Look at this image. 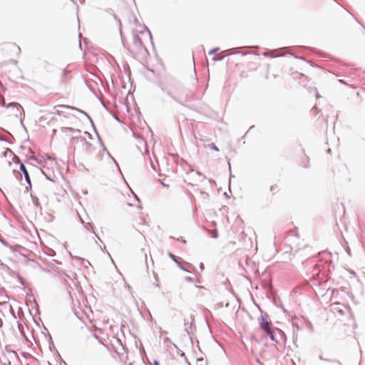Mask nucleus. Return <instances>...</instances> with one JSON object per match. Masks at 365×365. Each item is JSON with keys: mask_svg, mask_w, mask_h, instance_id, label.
<instances>
[{"mask_svg": "<svg viewBox=\"0 0 365 365\" xmlns=\"http://www.w3.org/2000/svg\"><path fill=\"white\" fill-rule=\"evenodd\" d=\"M161 90L175 102L185 106L184 102L192 99V93L174 77L166 76L160 83Z\"/></svg>", "mask_w": 365, "mask_h": 365, "instance_id": "nucleus-1", "label": "nucleus"}, {"mask_svg": "<svg viewBox=\"0 0 365 365\" xmlns=\"http://www.w3.org/2000/svg\"><path fill=\"white\" fill-rule=\"evenodd\" d=\"M330 310L335 314L339 316H344L348 312L346 307L339 302H335L330 305Z\"/></svg>", "mask_w": 365, "mask_h": 365, "instance_id": "nucleus-2", "label": "nucleus"}, {"mask_svg": "<svg viewBox=\"0 0 365 365\" xmlns=\"http://www.w3.org/2000/svg\"><path fill=\"white\" fill-rule=\"evenodd\" d=\"M133 46L134 49L140 53H143V51H147V49L143 45L141 38L136 34L133 35Z\"/></svg>", "mask_w": 365, "mask_h": 365, "instance_id": "nucleus-3", "label": "nucleus"}, {"mask_svg": "<svg viewBox=\"0 0 365 365\" xmlns=\"http://www.w3.org/2000/svg\"><path fill=\"white\" fill-rule=\"evenodd\" d=\"M0 106L6 107V108H12L14 110V112L13 114L14 115H16V117H18L19 115L21 114V113L19 111L20 105L19 103H14V102L9 103V104L6 105V102H5V99L2 96L0 97Z\"/></svg>", "mask_w": 365, "mask_h": 365, "instance_id": "nucleus-4", "label": "nucleus"}, {"mask_svg": "<svg viewBox=\"0 0 365 365\" xmlns=\"http://www.w3.org/2000/svg\"><path fill=\"white\" fill-rule=\"evenodd\" d=\"M259 328L264 332H265L267 330H269V329H271V324H270V322L267 319V314H261L260 317L259 318Z\"/></svg>", "mask_w": 365, "mask_h": 365, "instance_id": "nucleus-5", "label": "nucleus"}, {"mask_svg": "<svg viewBox=\"0 0 365 365\" xmlns=\"http://www.w3.org/2000/svg\"><path fill=\"white\" fill-rule=\"evenodd\" d=\"M19 169L24 174L25 180H26V183L28 184V185L29 186V188H31V179L29 177V172L24 163H20Z\"/></svg>", "mask_w": 365, "mask_h": 365, "instance_id": "nucleus-6", "label": "nucleus"}, {"mask_svg": "<svg viewBox=\"0 0 365 365\" xmlns=\"http://www.w3.org/2000/svg\"><path fill=\"white\" fill-rule=\"evenodd\" d=\"M264 333L267 334V335L269 336V338L272 341H275L277 342V340L275 339V336H274V331L273 330L271 329H269V330H267V331H265Z\"/></svg>", "mask_w": 365, "mask_h": 365, "instance_id": "nucleus-7", "label": "nucleus"}, {"mask_svg": "<svg viewBox=\"0 0 365 365\" xmlns=\"http://www.w3.org/2000/svg\"><path fill=\"white\" fill-rule=\"evenodd\" d=\"M209 232L211 234V237L214 239L218 237V232L217 230H210Z\"/></svg>", "mask_w": 365, "mask_h": 365, "instance_id": "nucleus-8", "label": "nucleus"}, {"mask_svg": "<svg viewBox=\"0 0 365 365\" xmlns=\"http://www.w3.org/2000/svg\"><path fill=\"white\" fill-rule=\"evenodd\" d=\"M224 58H225V56H216L212 57V60L213 61H222Z\"/></svg>", "mask_w": 365, "mask_h": 365, "instance_id": "nucleus-9", "label": "nucleus"}, {"mask_svg": "<svg viewBox=\"0 0 365 365\" xmlns=\"http://www.w3.org/2000/svg\"><path fill=\"white\" fill-rule=\"evenodd\" d=\"M71 108H72V107H71ZM73 109H75V110H76L83 113L91 121H92L91 118H90V116L86 112H84V111H83V110H81L80 109L76 108H73Z\"/></svg>", "mask_w": 365, "mask_h": 365, "instance_id": "nucleus-10", "label": "nucleus"}, {"mask_svg": "<svg viewBox=\"0 0 365 365\" xmlns=\"http://www.w3.org/2000/svg\"><path fill=\"white\" fill-rule=\"evenodd\" d=\"M210 148H211L212 150H215V151H218V150H219L218 148H217V147L216 146V145H215V144H214V143H211V144L210 145Z\"/></svg>", "mask_w": 365, "mask_h": 365, "instance_id": "nucleus-11", "label": "nucleus"}, {"mask_svg": "<svg viewBox=\"0 0 365 365\" xmlns=\"http://www.w3.org/2000/svg\"><path fill=\"white\" fill-rule=\"evenodd\" d=\"M219 49H220L219 48H213V49L210 50V51L208 52V54H209V55H211V54H212V53H214L217 52V51H219Z\"/></svg>", "mask_w": 365, "mask_h": 365, "instance_id": "nucleus-12", "label": "nucleus"}, {"mask_svg": "<svg viewBox=\"0 0 365 365\" xmlns=\"http://www.w3.org/2000/svg\"><path fill=\"white\" fill-rule=\"evenodd\" d=\"M273 51H267L263 53V55L264 56H271V53H272Z\"/></svg>", "mask_w": 365, "mask_h": 365, "instance_id": "nucleus-13", "label": "nucleus"}, {"mask_svg": "<svg viewBox=\"0 0 365 365\" xmlns=\"http://www.w3.org/2000/svg\"><path fill=\"white\" fill-rule=\"evenodd\" d=\"M108 155H109V156H110V158L112 159V160L114 162V163H115V165L117 166L118 169L120 170L119 166H118V165L117 162L115 161V160L113 157H111V155H110L109 153H108Z\"/></svg>", "mask_w": 365, "mask_h": 365, "instance_id": "nucleus-14", "label": "nucleus"}, {"mask_svg": "<svg viewBox=\"0 0 365 365\" xmlns=\"http://www.w3.org/2000/svg\"><path fill=\"white\" fill-rule=\"evenodd\" d=\"M8 152H9V153H11V154H14V153H13V152H12L9 148H7V149H6V151L4 152V157H6V153H7Z\"/></svg>", "mask_w": 365, "mask_h": 365, "instance_id": "nucleus-15", "label": "nucleus"}, {"mask_svg": "<svg viewBox=\"0 0 365 365\" xmlns=\"http://www.w3.org/2000/svg\"><path fill=\"white\" fill-rule=\"evenodd\" d=\"M168 255H169V257H170L173 261H174V259H175V256L173 253L169 252V253H168Z\"/></svg>", "mask_w": 365, "mask_h": 365, "instance_id": "nucleus-16", "label": "nucleus"}, {"mask_svg": "<svg viewBox=\"0 0 365 365\" xmlns=\"http://www.w3.org/2000/svg\"><path fill=\"white\" fill-rule=\"evenodd\" d=\"M0 242H1V244H3L5 246L8 245L7 243L6 242V241L4 239L1 238V237H0Z\"/></svg>", "mask_w": 365, "mask_h": 365, "instance_id": "nucleus-17", "label": "nucleus"}, {"mask_svg": "<svg viewBox=\"0 0 365 365\" xmlns=\"http://www.w3.org/2000/svg\"><path fill=\"white\" fill-rule=\"evenodd\" d=\"M176 240L182 242L183 243H186V240L183 239L182 237L180 238H176Z\"/></svg>", "mask_w": 365, "mask_h": 365, "instance_id": "nucleus-18", "label": "nucleus"}, {"mask_svg": "<svg viewBox=\"0 0 365 365\" xmlns=\"http://www.w3.org/2000/svg\"><path fill=\"white\" fill-rule=\"evenodd\" d=\"M185 280L187 281V282H192V278L191 277H185Z\"/></svg>", "mask_w": 365, "mask_h": 365, "instance_id": "nucleus-19", "label": "nucleus"}, {"mask_svg": "<svg viewBox=\"0 0 365 365\" xmlns=\"http://www.w3.org/2000/svg\"><path fill=\"white\" fill-rule=\"evenodd\" d=\"M150 166H151V168H152L154 171H156L155 166L153 165V163L152 162L150 163Z\"/></svg>", "mask_w": 365, "mask_h": 365, "instance_id": "nucleus-20", "label": "nucleus"}, {"mask_svg": "<svg viewBox=\"0 0 365 365\" xmlns=\"http://www.w3.org/2000/svg\"><path fill=\"white\" fill-rule=\"evenodd\" d=\"M174 262L176 263V264H177L178 267H180V266L181 265V263H180L179 261H178L177 259H174Z\"/></svg>", "mask_w": 365, "mask_h": 365, "instance_id": "nucleus-21", "label": "nucleus"}, {"mask_svg": "<svg viewBox=\"0 0 365 365\" xmlns=\"http://www.w3.org/2000/svg\"><path fill=\"white\" fill-rule=\"evenodd\" d=\"M145 29L148 31L150 38H152V36H151L150 31L148 29L147 27H145Z\"/></svg>", "mask_w": 365, "mask_h": 365, "instance_id": "nucleus-22", "label": "nucleus"}, {"mask_svg": "<svg viewBox=\"0 0 365 365\" xmlns=\"http://www.w3.org/2000/svg\"><path fill=\"white\" fill-rule=\"evenodd\" d=\"M194 325H193V322L192 321L191 323H190V328L191 329V331H192V328H193Z\"/></svg>", "mask_w": 365, "mask_h": 365, "instance_id": "nucleus-23", "label": "nucleus"}, {"mask_svg": "<svg viewBox=\"0 0 365 365\" xmlns=\"http://www.w3.org/2000/svg\"><path fill=\"white\" fill-rule=\"evenodd\" d=\"M257 363L259 365H264V364L263 363H262V362L260 361V360H259V359H257Z\"/></svg>", "mask_w": 365, "mask_h": 365, "instance_id": "nucleus-24", "label": "nucleus"}, {"mask_svg": "<svg viewBox=\"0 0 365 365\" xmlns=\"http://www.w3.org/2000/svg\"><path fill=\"white\" fill-rule=\"evenodd\" d=\"M153 365H160V364H159L158 361L155 360V361H153Z\"/></svg>", "mask_w": 365, "mask_h": 365, "instance_id": "nucleus-25", "label": "nucleus"}, {"mask_svg": "<svg viewBox=\"0 0 365 365\" xmlns=\"http://www.w3.org/2000/svg\"><path fill=\"white\" fill-rule=\"evenodd\" d=\"M83 262H85V264H84V265H85L86 267V264H90V262H89L88 260H85V259H83Z\"/></svg>", "mask_w": 365, "mask_h": 365, "instance_id": "nucleus-26", "label": "nucleus"}, {"mask_svg": "<svg viewBox=\"0 0 365 365\" xmlns=\"http://www.w3.org/2000/svg\"><path fill=\"white\" fill-rule=\"evenodd\" d=\"M236 49H237V48H234V49H232V50H233V51H232L231 53H232V54L237 53V52L236 51Z\"/></svg>", "mask_w": 365, "mask_h": 365, "instance_id": "nucleus-27", "label": "nucleus"}, {"mask_svg": "<svg viewBox=\"0 0 365 365\" xmlns=\"http://www.w3.org/2000/svg\"><path fill=\"white\" fill-rule=\"evenodd\" d=\"M284 53H282V54H279L277 56H275L274 57H280V56H284Z\"/></svg>", "mask_w": 365, "mask_h": 365, "instance_id": "nucleus-28", "label": "nucleus"}, {"mask_svg": "<svg viewBox=\"0 0 365 365\" xmlns=\"http://www.w3.org/2000/svg\"><path fill=\"white\" fill-rule=\"evenodd\" d=\"M196 83H197V78H194L193 85L195 86V85H196Z\"/></svg>", "mask_w": 365, "mask_h": 365, "instance_id": "nucleus-29", "label": "nucleus"}, {"mask_svg": "<svg viewBox=\"0 0 365 365\" xmlns=\"http://www.w3.org/2000/svg\"><path fill=\"white\" fill-rule=\"evenodd\" d=\"M160 183L163 185V186H168V185L165 184V182H163V181H160Z\"/></svg>", "mask_w": 365, "mask_h": 365, "instance_id": "nucleus-30", "label": "nucleus"}, {"mask_svg": "<svg viewBox=\"0 0 365 365\" xmlns=\"http://www.w3.org/2000/svg\"><path fill=\"white\" fill-rule=\"evenodd\" d=\"M203 268H204V267H203V264H200V269L201 270H202V269H203Z\"/></svg>", "mask_w": 365, "mask_h": 365, "instance_id": "nucleus-31", "label": "nucleus"}, {"mask_svg": "<svg viewBox=\"0 0 365 365\" xmlns=\"http://www.w3.org/2000/svg\"><path fill=\"white\" fill-rule=\"evenodd\" d=\"M290 55L293 56L294 58H297L298 57L297 56H295V54L291 53Z\"/></svg>", "mask_w": 365, "mask_h": 365, "instance_id": "nucleus-32", "label": "nucleus"}, {"mask_svg": "<svg viewBox=\"0 0 365 365\" xmlns=\"http://www.w3.org/2000/svg\"><path fill=\"white\" fill-rule=\"evenodd\" d=\"M182 270L185 271V272H189L187 269H186L184 267L182 268Z\"/></svg>", "mask_w": 365, "mask_h": 365, "instance_id": "nucleus-33", "label": "nucleus"}, {"mask_svg": "<svg viewBox=\"0 0 365 365\" xmlns=\"http://www.w3.org/2000/svg\"><path fill=\"white\" fill-rule=\"evenodd\" d=\"M93 336H94L96 339L99 340V338L96 336V334H93Z\"/></svg>", "mask_w": 365, "mask_h": 365, "instance_id": "nucleus-34", "label": "nucleus"}, {"mask_svg": "<svg viewBox=\"0 0 365 365\" xmlns=\"http://www.w3.org/2000/svg\"><path fill=\"white\" fill-rule=\"evenodd\" d=\"M308 62H309L312 66H314V63H313V62H312V61H308Z\"/></svg>", "mask_w": 365, "mask_h": 365, "instance_id": "nucleus-35", "label": "nucleus"}, {"mask_svg": "<svg viewBox=\"0 0 365 365\" xmlns=\"http://www.w3.org/2000/svg\"><path fill=\"white\" fill-rule=\"evenodd\" d=\"M96 237L98 238V240H101V238L94 232Z\"/></svg>", "mask_w": 365, "mask_h": 365, "instance_id": "nucleus-36", "label": "nucleus"}, {"mask_svg": "<svg viewBox=\"0 0 365 365\" xmlns=\"http://www.w3.org/2000/svg\"><path fill=\"white\" fill-rule=\"evenodd\" d=\"M54 263H51V265H55V264H58L56 261H53Z\"/></svg>", "mask_w": 365, "mask_h": 365, "instance_id": "nucleus-37", "label": "nucleus"}, {"mask_svg": "<svg viewBox=\"0 0 365 365\" xmlns=\"http://www.w3.org/2000/svg\"><path fill=\"white\" fill-rule=\"evenodd\" d=\"M54 263H51V265H55V264H58L56 261H53Z\"/></svg>", "mask_w": 365, "mask_h": 365, "instance_id": "nucleus-38", "label": "nucleus"}, {"mask_svg": "<svg viewBox=\"0 0 365 365\" xmlns=\"http://www.w3.org/2000/svg\"><path fill=\"white\" fill-rule=\"evenodd\" d=\"M54 263H51V265H55V264H58L56 261H53Z\"/></svg>", "mask_w": 365, "mask_h": 365, "instance_id": "nucleus-39", "label": "nucleus"}, {"mask_svg": "<svg viewBox=\"0 0 365 365\" xmlns=\"http://www.w3.org/2000/svg\"><path fill=\"white\" fill-rule=\"evenodd\" d=\"M0 140H1V141H4V140H5V139H4V138L1 137V138H0Z\"/></svg>", "mask_w": 365, "mask_h": 365, "instance_id": "nucleus-40", "label": "nucleus"}, {"mask_svg": "<svg viewBox=\"0 0 365 365\" xmlns=\"http://www.w3.org/2000/svg\"><path fill=\"white\" fill-rule=\"evenodd\" d=\"M196 174H197V175H202V173H200V172H198V171H197V172H196Z\"/></svg>", "mask_w": 365, "mask_h": 365, "instance_id": "nucleus-41", "label": "nucleus"}, {"mask_svg": "<svg viewBox=\"0 0 365 365\" xmlns=\"http://www.w3.org/2000/svg\"><path fill=\"white\" fill-rule=\"evenodd\" d=\"M99 343L102 344V345H104V343H103L100 339L98 340Z\"/></svg>", "mask_w": 365, "mask_h": 365, "instance_id": "nucleus-42", "label": "nucleus"}, {"mask_svg": "<svg viewBox=\"0 0 365 365\" xmlns=\"http://www.w3.org/2000/svg\"><path fill=\"white\" fill-rule=\"evenodd\" d=\"M79 46H80V47L81 46V40H79Z\"/></svg>", "mask_w": 365, "mask_h": 365, "instance_id": "nucleus-43", "label": "nucleus"}, {"mask_svg": "<svg viewBox=\"0 0 365 365\" xmlns=\"http://www.w3.org/2000/svg\"><path fill=\"white\" fill-rule=\"evenodd\" d=\"M118 342L120 344V345H123V344H122V342H121V341H120V340H119V339H118Z\"/></svg>", "mask_w": 365, "mask_h": 365, "instance_id": "nucleus-44", "label": "nucleus"}, {"mask_svg": "<svg viewBox=\"0 0 365 365\" xmlns=\"http://www.w3.org/2000/svg\"><path fill=\"white\" fill-rule=\"evenodd\" d=\"M115 120H117L118 121H120V120H119V118H118V117H115Z\"/></svg>", "mask_w": 365, "mask_h": 365, "instance_id": "nucleus-45", "label": "nucleus"}, {"mask_svg": "<svg viewBox=\"0 0 365 365\" xmlns=\"http://www.w3.org/2000/svg\"><path fill=\"white\" fill-rule=\"evenodd\" d=\"M1 325H2V321L0 320V327H1Z\"/></svg>", "mask_w": 365, "mask_h": 365, "instance_id": "nucleus-46", "label": "nucleus"}, {"mask_svg": "<svg viewBox=\"0 0 365 365\" xmlns=\"http://www.w3.org/2000/svg\"><path fill=\"white\" fill-rule=\"evenodd\" d=\"M186 331H187V333L189 334H190V331L187 329H186Z\"/></svg>", "mask_w": 365, "mask_h": 365, "instance_id": "nucleus-47", "label": "nucleus"}, {"mask_svg": "<svg viewBox=\"0 0 365 365\" xmlns=\"http://www.w3.org/2000/svg\"><path fill=\"white\" fill-rule=\"evenodd\" d=\"M230 170H231V164L229 163Z\"/></svg>", "mask_w": 365, "mask_h": 365, "instance_id": "nucleus-48", "label": "nucleus"}, {"mask_svg": "<svg viewBox=\"0 0 365 365\" xmlns=\"http://www.w3.org/2000/svg\"><path fill=\"white\" fill-rule=\"evenodd\" d=\"M351 274H355V272L354 271H351Z\"/></svg>", "mask_w": 365, "mask_h": 365, "instance_id": "nucleus-49", "label": "nucleus"}, {"mask_svg": "<svg viewBox=\"0 0 365 365\" xmlns=\"http://www.w3.org/2000/svg\"><path fill=\"white\" fill-rule=\"evenodd\" d=\"M254 128V125L251 126V127L250 128V130H251V129H252V128Z\"/></svg>", "mask_w": 365, "mask_h": 365, "instance_id": "nucleus-50", "label": "nucleus"}, {"mask_svg": "<svg viewBox=\"0 0 365 365\" xmlns=\"http://www.w3.org/2000/svg\"><path fill=\"white\" fill-rule=\"evenodd\" d=\"M179 267L182 269V268L183 267H182V264H181Z\"/></svg>", "mask_w": 365, "mask_h": 365, "instance_id": "nucleus-51", "label": "nucleus"}]
</instances>
